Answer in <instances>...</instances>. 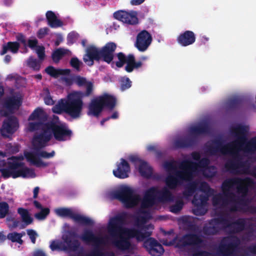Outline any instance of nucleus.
Here are the masks:
<instances>
[{
    "label": "nucleus",
    "mask_w": 256,
    "mask_h": 256,
    "mask_svg": "<svg viewBox=\"0 0 256 256\" xmlns=\"http://www.w3.org/2000/svg\"><path fill=\"white\" fill-rule=\"evenodd\" d=\"M127 218L126 212H122L112 218L109 222L108 231L112 237V244L118 249L121 250L132 251L136 246L132 244L130 239L136 238L138 241H143L152 234V232L148 231L153 229L151 224L144 225L146 218L144 216L138 218L137 226L140 230L132 228H123Z\"/></svg>",
    "instance_id": "nucleus-1"
},
{
    "label": "nucleus",
    "mask_w": 256,
    "mask_h": 256,
    "mask_svg": "<svg viewBox=\"0 0 256 256\" xmlns=\"http://www.w3.org/2000/svg\"><path fill=\"white\" fill-rule=\"evenodd\" d=\"M28 129L30 132L41 131L40 134H34V144L36 149L45 148L52 136L56 140L62 142L70 140L72 135V131L66 125L57 124L53 120L46 123L29 122Z\"/></svg>",
    "instance_id": "nucleus-2"
},
{
    "label": "nucleus",
    "mask_w": 256,
    "mask_h": 256,
    "mask_svg": "<svg viewBox=\"0 0 256 256\" xmlns=\"http://www.w3.org/2000/svg\"><path fill=\"white\" fill-rule=\"evenodd\" d=\"M252 184V180L249 178H231L225 180L222 182V189L224 194L234 202V204H232L230 207V212H238L241 209L239 205L246 206L250 202L246 196L248 192V188Z\"/></svg>",
    "instance_id": "nucleus-3"
},
{
    "label": "nucleus",
    "mask_w": 256,
    "mask_h": 256,
    "mask_svg": "<svg viewBox=\"0 0 256 256\" xmlns=\"http://www.w3.org/2000/svg\"><path fill=\"white\" fill-rule=\"evenodd\" d=\"M248 130V126L238 124L230 129V134L236 138L234 141L229 143L228 154L236 162L242 160V156L240 152L242 151L246 154H252L256 152V136L247 140L246 132Z\"/></svg>",
    "instance_id": "nucleus-4"
},
{
    "label": "nucleus",
    "mask_w": 256,
    "mask_h": 256,
    "mask_svg": "<svg viewBox=\"0 0 256 256\" xmlns=\"http://www.w3.org/2000/svg\"><path fill=\"white\" fill-rule=\"evenodd\" d=\"M80 92L69 94L66 99L62 98L53 106L52 111L58 114L65 113L72 119L80 118L82 115L84 106L82 98L79 96Z\"/></svg>",
    "instance_id": "nucleus-5"
},
{
    "label": "nucleus",
    "mask_w": 256,
    "mask_h": 256,
    "mask_svg": "<svg viewBox=\"0 0 256 256\" xmlns=\"http://www.w3.org/2000/svg\"><path fill=\"white\" fill-rule=\"evenodd\" d=\"M116 48V44L114 42H108L100 48L94 45H90L86 50L83 60L90 66L94 65V60L98 62L100 60L112 65Z\"/></svg>",
    "instance_id": "nucleus-6"
},
{
    "label": "nucleus",
    "mask_w": 256,
    "mask_h": 256,
    "mask_svg": "<svg viewBox=\"0 0 256 256\" xmlns=\"http://www.w3.org/2000/svg\"><path fill=\"white\" fill-rule=\"evenodd\" d=\"M196 165L192 161L185 160L181 162L179 165V170H176L174 175L168 176L166 179V186L171 190L175 189L184 181H190L193 178L192 169Z\"/></svg>",
    "instance_id": "nucleus-7"
},
{
    "label": "nucleus",
    "mask_w": 256,
    "mask_h": 256,
    "mask_svg": "<svg viewBox=\"0 0 256 256\" xmlns=\"http://www.w3.org/2000/svg\"><path fill=\"white\" fill-rule=\"evenodd\" d=\"M114 198L119 200L126 208L136 206L140 200V196L131 188L124 186L112 192Z\"/></svg>",
    "instance_id": "nucleus-8"
},
{
    "label": "nucleus",
    "mask_w": 256,
    "mask_h": 256,
    "mask_svg": "<svg viewBox=\"0 0 256 256\" xmlns=\"http://www.w3.org/2000/svg\"><path fill=\"white\" fill-rule=\"evenodd\" d=\"M34 135L33 136L32 142L34 152H25L24 156L28 162L38 168L48 166V163L43 162L38 157L44 158H50L54 156L55 152L52 150L50 152H48L46 151L41 150L44 148L36 149L34 144Z\"/></svg>",
    "instance_id": "nucleus-9"
},
{
    "label": "nucleus",
    "mask_w": 256,
    "mask_h": 256,
    "mask_svg": "<svg viewBox=\"0 0 256 256\" xmlns=\"http://www.w3.org/2000/svg\"><path fill=\"white\" fill-rule=\"evenodd\" d=\"M18 128V122L17 118L11 116L6 118L0 128L1 134L4 138H8L14 134Z\"/></svg>",
    "instance_id": "nucleus-10"
},
{
    "label": "nucleus",
    "mask_w": 256,
    "mask_h": 256,
    "mask_svg": "<svg viewBox=\"0 0 256 256\" xmlns=\"http://www.w3.org/2000/svg\"><path fill=\"white\" fill-rule=\"evenodd\" d=\"M152 40L151 34L146 30H142L138 34L134 46L139 51L143 52L148 48Z\"/></svg>",
    "instance_id": "nucleus-11"
},
{
    "label": "nucleus",
    "mask_w": 256,
    "mask_h": 256,
    "mask_svg": "<svg viewBox=\"0 0 256 256\" xmlns=\"http://www.w3.org/2000/svg\"><path fill=\"white\" fill-rule=\"evenodd\" d=\"M144 247L152 256H161L164 252L163 246L153 238H149L144 242Z\"/></svg>",
    "instance_id": "nucleus-12"
},
{
    "label": "nucleus",
    "mask_w": 256,
    "mask_h": 256,
    "mask_svg": "<svg viewBox=\"0 0 256 256\" xmlns=\"http://www.w3.org/2000/svg\"><path fill=\"white\" fill-rule=\"evenodd\" d=\"M160 190L155 186L148 188L145 193L141 204L142 208H148L152 206L156 200L158 201Z\"/></svg>",
    "instance_id": "nucleus-13"
},
{
    "label": "nucleus",
    "mask_w": 256,
    "mask_h": 256,
    "mask_svg": "<svg viewBox=\"0 0 256 256\" xmlns=\"http://www.w3.org/2000/svg\"><path fill=\"white\" fill-rule=\"evenodd\" d=\"M229 144H223L221 138H217L212 140V144L206 146V152L211 156H216L220 152L222 154H228Z\"/></svg>",
    "instance_id": "nucleus-14"
},
{
    "label": "nucleus",
    "mask_w": 256,
    "mask_h": 256,
    "mask_svg": "<svg viewBox=\"0 0 256 256\" xmlns=\"http://www.w3.org/2000/svg\"><path fill=\"white\" fill-rule=\"evenodd\" d=\"M245 230H249L252 233L253 229V224L250 222L249 219L246 218H238L235 221L232 222L230 229V233L238 234Z\"/></svg>",
    "instance_id": "nucleus-15"
},
{
    "label": "nucleus",
    "mask_w": 256,
    "mask_h": 256,
    "mask_svg": "<svg viewBox=\"0 0 256 256\" xmlns=\"http://www.w3.org/2000/svg\"><path fill=\"white\" fill-rule=\"evenodd\" d=\"M80 238L86 244H92L96 248L104 244L103 237L96 235L92 230H84L80 236Z\"/></svg>",
    "instance_id": "nucleus-16"
},
{
    "label": "nucleus",
    "mask_w": 256,
    "mask_h": 256,
    "mask_svg": "<svg viewBox=\"0 0 256 256\" xmlns=\"http://www.w3.org/2000/svg\"><path fill=\"white\" fill-rule=\"evenodd\" d=\"M77 236L76 233L72 230H68L62 235V239L66 244L67 250L76 252L79 248L80 244L78 240L74 239Z\"/></svg>",
    "instance_id": "nucleus-17"
},
{
    "label": "nucleus",
    "mask_w": 256,
    "mask_h": 256,
    "mask_svg": "<svg viewBox=\"0 0 256 256\" xmlns=\"http://www.w3.org/2000/svg\"><path fill=\"white\" fill-rule=\"evenodd\" d=\"M114 16L116 19L129 24L134 25L138 23L136 12H128L124 10H118L114 12Z\"/></svg>",
    "instance_id": "nucleus-18"
},
{
    "label": "nucleus",
    "mask_w": 256,
    "mask_h": 256,
    "mask_svg": "<svg viewBox=\"0 0 256 256\" xmlns=\"http://www.w3.org/2000/svg\"><path fill=\"white\" fill-rule=\"evenodd\" d=\"M120 160V162L117 164V168L113 170V174L116 178L124 179L128 177L130 168L125 159L122 158Z\"/></svg>",
    "instance_id": "nucleus-19"
},
{
    "label": "nucleus",
    "mask_w": 256,
    "mask_h": 256,
    "mask_svg": "<svg viewBox=\"0 0 256 256\" xmlns=\"http://www.w3.org/2000/svg\"><path fill=\"white\" fill-rule=\"evenodd\" d=\"M210 132V125L206 121L201 122L198 125L192 126L190 128V136L196 138V143L198 142L197 136L208 134Z\"/></svg>",
    "instance_id": "nucleus-20"
},
{
    "label": "nucleus",
    "mask_w": 256,
    "mask_h": 256,
    "mask_svg": "<svg viewBox=\"0 0 256 256\" xmlns=\"http://www.w3.org/2000/svg\"><path fill=\"white\" fill-rule=\"evenodd\" d=\"M196 40L194 33L191 30H186L180 33L176 38L178 43L182 46L192 44Z\"/></svg>",
    "instance_id": "nucleus-21"
},
{
    "label": "nucleus",
    "mask_w": 256,
    "mask_h": 256,
    "mask_svg": "<svg viewBox=\"0 0 256 256\" xmlns=\"http://www.w3.org/2000/svg\"><path fill=\"white\" fill-rule=\"evenodd\" d=\"M221 228L218 226L215 218L209 220L203 226L202 229V234L207 236H214L218 234Z\"/></svg>",
    "instance_id": "nucleus-22"
},
{
    "label": "nucleus",
    "mask_w": 256,
    "mask_h": 256,
    "mask_svg": "<svg viewBox=\"0 0 256 256\" xmlns=\"http://www.w3.org/2000/svg\"><path fill=\"white\" fill-rule=\"evenodd\" d=\"M98 98L104 108H106L110 110H112L116 106L117 100L114 96L108 93H104L102 95L98 96Z\"/></svg>",
    "instance_id": "nucleus-23"
},
{
    "label": "nucleus",
    "mask_w": 256,
    "mask_h": 256,
    "mask_svg": "<svg viewBox=\"0 0 256 256\" xmlns=\"http://www.w3.org/2000/svg\"><path fill=\"white\" fill-rule=\"evenodd\" d=\"M104 109L98 97L92 100L88 106V115L98 118Z\"/></svg>",
    "instance_id": "nucleus-24"
},
{
    "label": "nucleus",
    "mask_w": 256,
    "mask_h": 256,
    "mask_svg": "<svg viewBox=\"0 0 256 256\" xmlns=\"http://www.w3.org/2000/svg\"><path fill=\"white\" fill-rule=\"evenodd\" d=\"M196 144V138L190 136L178 139L174 142V146L176 148H188Z\"/></svg>",
    "instance_id": "nucleus-25"
},
{
    "label": "nucleus",
    "mask_w": 256,
    "mask_h": 256,
    "mask_svg": "<svg viewBox=\"0 0 256 256\" xmlns=\"http://www.w3.org/2000/svg\"><path fill=\"white\" fill-rule=\"evenodd\" d=\"M47 120V115L44 110L40 107L36 108L29 116L28 120H38L36 122L45 123Z\"/></svg>",
    "instance_id": "nucleus-26"
},
{
    "label": "nucleus",
    "mask_w": 256,
    "mask_h": 256,
    "mask_svg": "<svg viewBox=\"0 0 256 256\" xmlns=\"http://www.w3.org/2000/svg\"><path fill=\"white\" fill-rule=\"evenodd\" d=\"M46 18L48 24L52 28H56L63 26V22L58 20L56 14L52 11H48L46 13Z\"/></svg>",
    "instance_id": "nucleus-27"
},
{
    "label": "nucleus",
    "mask_w": 256,
    "mask_h": 256,
    "mask_svg": "<svg viewBox=\"0 0 256 256\" xmlns=\"http://www.w3.org/2000/svg\"><path fill=\"white\" fill-rule=\"evenodd\" d=\"M142 65L141 61H136L133 54H128V64L125 66V70L128 72H132L134 69L140 68Z\"/></svg>",
    "instance_id": "nucleus-28"
},
{
    "label": "nucleus",
    "mask_w": 256,
    "mask_h": 256,
    "mask_svg": "<svg viewBox=\"0 0 256 256\" xmlns=\"http://www.w3.org/2000/svg\"><path fill=\"white\" fill-rule=\"evenodd\" d=\"M22 104L20 98L15 96H12L8 98L4 103V106L10 111L18 109Z\"/></svg>",
    "instance_id": "nucleus-29"
},
{
    "label": "nucleus",
    "mask_w": 256,
    "mask_h": 256,
    "mask_svg": "<svg viewBox=\"0 0 256 256\" xmlns=\"http://www.w3.org/2000/svg\"><path fill=\"white\" fill-rule=\"evenodd\" d=\"M20 47L19 43L17 42H9L2 46V50L0 52V54L2 56L6 54L8 50H10L13 54L18 52Z\"/></svg>",
    "instance_id": "nucleus-30"
},
{
    "label": "nucleus",
    "mask_w": 256,
    "mask_h": 256,
    "mask_svg": "<svg viewBox=\"0 0 256 256\" xmlns=\"http://www.w3.org/2000/svg\"><path fill=\"white\" fill-rule=\"evenodd\" d=\"M224 168L226 172L231 174H241L240 170L238 169V162L232 158L226 162Z\"/></svg>",
    "instance_id": "nucleus-31"
},
{
    "label": "nucleus",
    "mask_w": 256,
    "mask_h": 256,
    "mask_svg": "<svg viewBox=\"0 0 256 256\" xmlns=\"http://www.w3.org/2000/svg\"><path fill=\"white\" fill-rule=\"evenodd\" d=\"M185 235L188 246H199L203 242L201 237L196 234H187Z\"/></svg>",
    "instance_id": "nucleus-32"
},
{
    "label": "nucleus",
    "mask_w": 256,
    "mask_h": 256,
    "mask_svg": "<svg viewBox=\"0 0 256 256\" xmlns=\"http://www.w3.org/2000/svg\"><path fill=\"white\" fill-rule=\"evenodd\" d=\"M226 243L228 254L230 256L238 248L240 244V240L236 236H230V240H227Z\"/></svg>",
    "instance_id": "nucleus-33"
},
{
    "label": "nucleus",
    "mask_w": 256,
    "mask_h": 256,
    "mask_svg": "<svg viewBox=\"0 0 256 256\" xmlns=\"http://www.w3.org/2000/svg\"><path fill=\"white\" fill-rule=\"evenodd\" d=\"M138 172L142 177L147 178H150L152 174V168L145 161L139 165Z\"/></svg>",
    "instance_id": "nucleus-34"
},
{
    "label": "nucleus",
    "mask_w": 256,
    "mask_h": 256,
    "mask_svg": "<svg viewBox=\"0 0 256 256\" xmlns=\"http://www.w3.org/2000/svg\"><path fill=\"white\" fill-rule=\"evenodd\" d=\"M20 168H21L18 170V171H16L14 172V177H16V178L18 177H22L24 178L26 177L34 178L36 176L35 172L33 170L30 169L27 167H22Z\"/></svg>",
    "instance_id": "nucleus-35"
},
{
    "label": "nucleus",
    "mask_w": 256,
    "mask_h": 256,
    "mask_svg": "<svg viewBox=\"0 0 256 256\" xmlns=\"http://www.w3.org/2000/svg\"><path fill=\"white\" fill-rule=\"evenodd\" d=\"M166 245H174L176 248L180 249L184 248L188 246L185 234L181 237L176 236L170 242L169 244H166Z\"/></svg>",
    "instance_id": "nucleus-36"
},
{
    "label": "nucleus",
    "mask_w": 256,
    "mask_h": 256,
    "mask_svg": "<svg viewBox=\"0 0 256 256\" xmlns=\"http://www.w3.org/2000/svg\"><path fill=\"white\" fill-rule=\"evenodd\" d=\"M76 222L84 226H92L94 222L88 217L75 214L72 219Z\"/></svg>",
    "instance_id": "nucleus-37"
},
{
    "label": "nucleus",
    "mask_w": 256,
    "mask_h": 256,
    "mask_svg": "<svg viewBox=\"0 0 256 256\" xmlns=\"http://www.w3.org/2000/svg\"><path fill=\"white\" fill-rule=\"evenodd\" d=\"M69 50L64 48H58L54 51L52 54V58L55 63H58L60 60L69 52Z\"/></svg>",
    "instance_id": "nucleus-38"
},
{
    "label": "nucleus",
    "mask_w": 256,
    "mask_h": 256,
    "mask_svg": "<svg viewBox=\"0 0 256 256\" xmlns=\"http://www.w3.org/2000/svg\"><path fill=\"white\" fill-rule=\"evenodd\" d=\"M8 160V166L12 171H18V168L24 166L23 162H19V158L17 156H12Z\"/></svg>",
    "instance_id": "nucleus-39"
},
{
    "label": "nucleus",
    "mask_w": 256,
    "mask_h": 256,
    "mask_svg": "<svg viewBox=\"0 0 256 256\" xmlns=\"http://www.w3.org/2000/svg\"><path fill=\"white\" fill-rule=\"evenodd\" d=\"M174 196L168 188L164 187L160 190L158 202H170L173 200Z\"/></svg>",
    "instance_id": "nucleus-40"
},
{
    "label": "nucleus",
    "mask_w": 256,
    "mask_h": 256,
    "mask_svg": "<svg viewBox=\"0 0 256 256\" xmlns=\"http://www.w3.org/2000/svg\"><path fill=\"white\" fill-rule=\"evenodd\" d=\"M45 72L50 76L54 78H57L60 75L66 74V72H69L70 70L56 69L54 66H50L46 68Z\"/></svg>",
    "instance_id": "nucleus-41"
},
{
    "label": "nucleus",
    "mask_w": 256,
    "mask_h": 256,
    "mask_svg": "<svg viewBox=\"0 0 256 256\" xmlns=\"http://www.w3.org/2000/svg\"><path fill=\"white\" fill-rule=\"evenodd\" d=\"M18 212L20 214L22 222H24L26 226L32 222L33 218L30 216L27 209L20 208L18 210Z\"/></svg>",
    "instance_id": "nucleus-42"
},
{
    "label": "nucleus",
    "mask_w": 256,
    "mask_h": 256,
    "mask_svg": "<svg viewBox=\"0 0 256 256\" xmlns=\"http://www.w3.org/2000/svg\"><path fill=\"white\" fill-rule=\"evenodd\" d=\"M18 212L20 214L22 222H24L26 226L32 222L33 218L30 216L27 209L20 208L18 210Z\"/></svg>",
    "instance_id": "nucleus-43"
},
{
    "label": "nucleus",
    "mask_w": 256,
    "mask_h": 256,
    "mask_svg": "<svg viewBox=\"0 0 256 256\" xmlns=\"http://www.w3.org/2000/svg\"><path fill=\"white\" fill-rule=\"evenodd\" d=\"M230 240V236H226L222 238L218 248V252L223 256H229L227 246V240Z\"/></svg>",
    "instance_id": "nucleus-44"
},
{
    "label": "nucleus",
    "mask_w": 256,
    "mask_h": 256,
    "mask_svg": "<svg viewBox=\"0 0 256 256\" xmlns=\"http://www.w3.org/2000/svg\"><path fill=\"white\" fill-rule=\"evenodd\" d=\"M215 218L218 226L222 224L224 228H227L230 231L232 222L228 218V214H220Z\"/></svg>",
    "instance_id": "nucleus-45"
},
{
    "label": "nucleus",
    "mask_w": 256,
    "mask_h": 256,
    "mask_svg": "<svg viewBox=\"0 0 256 256\" xmlns=\"http://www.w3.org/2000/svg\"><path fill=\"white\" fill-rule=\"evenodd\" d=\"M118 60L114 62V64L112 65V66L113 67L114 65H116V67L118 68H122L125 64H128V54L126 56L123 52H120L116 54Z\"/></svg>",
    "instance_id": "nucleus-46"
},
{
    "label": "nucleus",
    "mask_w": 256,
    "mask_h": 256,
    "mask_svg": "<svg viewBox=\"0 0 256 256\" xmlns=\"http://www.w3.org/2000/svg\"><path fill=\"white\" fill-rule=\"evenodd\" d=\"M56 214L60 216L62 218H70L72 220L75 214V213L69 208H60L56 210Z\"/></svg>",
    "instance_id": "nucleus-47"
},
{
    "label": "nucleus",
    "mask_w": 256,
    "mask_h": 256,
    "mask_svg": "<svg viewBox=\"0 0 256 256\" xmlns=\"http://www.w3.org/2000/svg\"><path fill=\"white\" fill-rule=\"evenodd\" d=\"M228 198H229L224 194H218L212 198V204L214 206H217L222 203V204L225 206L228 204Z\"/></svg>",
    "instance_id": "nucleus-48"
},
{
    "label": "nucleus",
    "mask_w": 256,
    "mask_h": 256,
    "mask_svg": "<svg viewBox=\"0 0 256 256\" xmlns=\"http://www.w3.org/2000/svg\"><path fill=\"white\" fill-rule=\"evenodd\" d=\"M198 187V183L195 181L190 182L186 187L183 192L184 196H192L196 192Z\"/></svg>",
    "instance_id": "nucleus-49"
},
{
    "label": "nucleus",
    "mask_w": 256,
    "mask_h": 256,
    "mask_svg": "<svg viewBox=\"0 0 256 256\" xmlns=\"http://www.w3.org/2000/svg\"><path fill=\"white\" fill-rule=\"evenodd\" d=\"M242 100L238 98H234L229 100L228 106L230 110H237L240 108L242 104Z\"/></svg>",
    "instance_id": "nucleus-50"
},
{
    "label": "nucleus",
    "mask_w": 256,
    "mask_h": 256,
    "mask_svg": "<svg viewBox=\"0 0 256 256\" xmlns=\"http://www.w3.org/2000/svg\"><path fill=\"white\" fill-rule=\"evenodd\" d=\"M120 89L122 91H124L132 86V81L126 76H122L120 78Z\"/></svg>",
    "instance_id": "nucleus-51"
},
{
    "label": "nucleus",
    "mask_w": 256,
    "mask_h": 256,
    "mask_svg": "<svg viewBox=\"0 0 256 256\" xmlns=\"http://www.w3.org/2000/svg\"><path fill=\"white\" fill-rule=\"evenodd\" d=\"M192 162L196 164V165L194 166V168L192 170V174L194 176V172L196 170L198 167L202 168H208L210 161L208 158H201L199 160L198 163L194 162Z\"/></svg>",
    "instance_id": "nucleus-52"
},
{
    "label": "nucleus",
    "mask_w": 256,
    "mask_h": 256,
    "mask_svg": "<svg viewBox=\"0 0 256 256\" xmlns=\"http://www.w3.org/2000/svg\"><path fill=\"white\" fill-rule=\"evenodd\" d=\"M50 248L52 250H67V247H66L64 244L62 242H57L54 240L52 241L50 244Z\"/></svg>",
    "instance_id": "nucleus-53"
},
{
    "label": "nucleus",
    "mask_w": 256,
    "mask_h": 256,
    "mask_svg": "<svg viewBox=\"0 0 256 256\" xmlns=\"http://www.w3.org/2000/svg\"><path fill=\"white\" fill-rule=\"evenodd\" d=\"M28 66L33 70L38 71L40 68V64L37 59L30 57L28 60Z\"/></svg>",
    "instance_id": "nucleus-54"
},
{
    "label": "nucleus",
    "mask_w": 256,
    "mask_h": 256,
    "mask_svg": "<svg viewBox=\"0 0 256 256\" xmlns=\"http://www.w3.org/2000/svg\"><path fill=\"white\" fill-rule=\"evenodd\" d=\"M9 211V206L6 202H0V218H3L8 214Z\"/></svg>",
    "instance_id": "nucleus-55"
},
{
    "label": "nucleus",
    "mask_w": 256,
    "mask_h": 256,
    "mask_svg": "<svg viewBox=\"0 0 256 256\" xmlns=\"http://www.w3.org/2000/svg\"><path fill=\"white\" fill-rule=\"evenodd\" d=\"M7 238L12 242H18L20 244H22L24 242L23 240L19 238L18 233L17 232L9 233L7 236Z\"/></svg>",
    "instance_id": "nucleus-56"
},
{
    "label": "nucleus",
    "mask_w": 256,
    "mask_h": 256,
    "mask_svg": "<svg viewBox=\"0 0 256 256\" xmlns=\"http://www.w3.org/2000/svg\"><path fill=\"white\" fill-rule=\"evenodd\" d=\"M177 162L172 160L170 161H166L164 163V167L168 171L174 170V172L176 171V166Z\"/></svg>",
    "instance_id": "nucleus-57"
},
{
    "label": "nucleus",
    "mask_w": 256,
    "mask_h": 256,
    "mask_svg": "<svg viewBox=\"0 0 256 256\" xmlns=\"http://www.w3.org/2000/svg\"><path fill=\"white\" fill-rule=\"evenodd\" d=\"M0 172L2 173V176L4 178H8L10 177L16 178V177H14L16 171L12 170L8 166L7 168H0Z\"/></svg>",
    "instance_id": "nucleus-58"
},
{
    "label": "nucleus",
    "mask_w": 256,
    "mask_h": 256,
    "mask_svg": "<svg viewBox=\"0 0 256 256\" xmlns=\"http://www.w3.org/2000/svg\"><path fill=\"white\" fill-rule=\"evenodd\" d=\"M184 206L182 200H178L176 203L170 206V211L173 213H178L180 211Z\"/></svg>",
    "instance_id": "nucleus-59"
},
{
    "label": "nucleus",
    "mask_w": 256,
    "mask_h": 256,
    "mask_svg": "<svg viewBox=\"0 0 256 256\" xmlns=\"http://www.w3.org/2000/svg\"><path fill=\"white\" fill-rule=\"evenodd\" d=\"M84 86H86V91L84 92H79V96L82 98L83 96H88L92 92L93 84L92 82H88Z\"/></svg>",
    "instance_id": "nucleus-60"
},
{
    "label": "nucleus",
    "mask_w": 256,
    "mask_h": 256,
    "mask_svg": "<svg viewBox=\"0 0 256 256\" xmlns=\"http://www.w3.org/2000/svg\"><path fill=\"white\" fill-rule=\"evenodd\" d=\"M50 211L48 208H43L41 209L40 212L36 213L34 216L36 218L40 220H44L50 214Z\"/></svg>",
    "instance_id": "nucleus-61"
},
{
    "label": "nucleus",
    "mask_w": 256,
    "mask_h": 256,
    "mask_svg": "<svg viewBox=\"0 0 256 256\" xmlns=\"http://www.w3.org/2000/svg\"><path fill=\"white\" fill-rule=\"evenodd\" d=\"M250 164L248 160L238 162V169L240 170L241 173H245L250 168Z\"/></svg>",
    "instance_id": "nucleus-62"
},
{
    "label": "nucleus",
    "mask_w": 256,
    "mask_h": 256,
    "mask_svg": "<svg viewBox=\"0 0 256 256\" xmlns=\"http://www.w3.org/2000/svg\"><path fill=\"white\" fill-rule=\"evenodd\" d=\"M199 189L206 194H210L212 191L208 184L206 182H202L200 184Z\"/></svg>",
    "instance_id": "nucleus-63"
},
{
    "label": "nucleus",
    "mask_w": 256,
    "mask_h": 256,
    "mask_svg": "<svg viewBox=\"0 0 256 256\" xmlns=\"http://www.w3.org/2000/svg\"><path fill=\"white\" fill-rule=\"evenodd\" d=\"M72 67L76 69L77 71H80L82 62L76 57L72 58L70 62Z\"/></svg>",
    "instance_id": "nucleus-64"
}]
</instances>
